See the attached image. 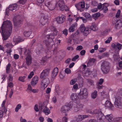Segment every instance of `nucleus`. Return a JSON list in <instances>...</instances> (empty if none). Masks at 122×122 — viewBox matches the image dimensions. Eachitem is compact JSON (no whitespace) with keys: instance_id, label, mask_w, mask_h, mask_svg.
I'll list each match as a JSON object with an SVG mask.
<instances>
[{"instance_id":"obj_34","label":"nucleus","mask_w":122,"mask_h":122,"mask_svg":"<svg viewBox=\"0 0 122 122\" xmlns=\"http://www.w3.org/2000/svg\"><path fill=\"white\" fill-rule=\"evenodd\" d=\"M97 91L96 90H95L91 94V96L92 98L93 99H95L97 97Z\"/></svg>"},{"instance_id":"obj_1","label":"nucleus","mask_w":122,"mask_h":122,"mask_svg":"<svg viewBox=\"0 0 122 122\" xmlns=\"http://www.w3.org/2000/svg\"><path fill=\"white\" fill-rule=\"evenodd\" d=\"M3 39L5 40L9 37L12 30V25L10 21H4L1 26Z\"/></svg>"},{"instance_id":"obj_55","label":"nucleus","mask_w":122,"mask_h":122,"mask_svg":"<svg viewBox=\"0 0 122 122\" xmlns=\"http://www.w3.org/2000/svg\"><path fill=\"white\" fill-rule=\"evenodd\" d=\"M83 49L82 46L81 45L78 46H77L76 49V50L77 51H80Z\"/></svg>"},{"instance_id":"obj_44","label":"nucleus","mask_w":122,"mask_h":122,"mask_svg":"<svg viewBox=\"0 0 122 122\" xmlns=\"http://www.w3.org/2000/svg\"><path fill=\"white\" fill-rule=\"evenodd\" d=\"M122 118H114L112 122H120L121 121Z\"/></svg>"},{"instance_id":"obj_39","label":"nucleus","mask_w":122,"mask_h":122,"mask_svg":"<svg viewBox=\"0 0 122 122\" xmlns=\"http://www.w3.org/2000/svg\"><path fill=\"white\" fill-rule=\"evenodd\" d=\"M84 16L86 18H88L89 20H92L91 17L89 14L87 13H86L84 14Z\"/></svg>"},{"instance_id":"obj_27","label":"nucleus","mask_w":122,"mask_h":122,"mask_svg":"<svg viewBox=\"0 0 122 122\" xmlns=\"http://www.w3.org/2000/svg\"><path fill=\"white\" fill-rule=\"evenodd\" d=\"M64 5V1L63 0H60L57 2L56 5L60 7Z\"/></svg>"},{"instance_id":"obj_45","label":"nucleus","mask_w":122,"mask_h":122,"mask_svg":"<svg viewBox=\"0 0 122 122\" xmlns=\"http://www.w3.org/2000/svg\"><path fill=\"white\" fill-rule=\"evenodd\" d=\"M39 80L37 76H36L34 77L32 79V80L33 81H34V82H36V84L38 82V80Z\"/></svg>"},{"instance_id":"obj_9","label":"nucleus","mask_w":122,"mask_h":122,"mask_svg":"<svg viewBox=\"0 0 122 122\" xmlns=\"http://www.w3.org/2000/svg\"><path fill=\"white\" fill-rule=\"evenodd\" d=\"M50 83V80L48 78H46L43 79L41 82V85L43 86L44 89L46 88Z\"/></svg>"},{"instance_id":"obj_38","label":"nucleus","mask_w":122,"mask_h":122,"mask_svg":"<svg viewBox=\"0 0 122 122\" xmlns=\"http://www.w3.org/2000/svg\"><path fill=\"white\" fill-rule=\"evenodd\" d=\"M79 28L81 31L82 32L86 28V27L84 24H82L80 26Z\"/></svg>"},{"instance_id":"obj_50","label":"nucleus","mask_w":122,"mask_h":122,"mask_svg":"<svg viewBox=\"0 0 122 122\" xmlns=\"http://www.w3.org/2000/svg\"><path fill=\"white\" fill-rule=\"evenodd\" d=\"M47 57H46L44 58H43L41 61V64H43L44 63L47 61Z\"/></svg>"},{"instance_id":"obj_30","label":"nucleus","mask_w":122,"mask_h":122,"mask_svg":"<svg viewBox=\"0 0 122 122\" xmlns=\"http://www.w3.org/2000/svg\"><path fill=\"white\" fill-rule=\"evenodd\" d=\"M105 116H104L101 112L99 113V114L98 115L97 118L98 120H101L103 119V118H105Z\"/></svg>"},{"instance_id":"obj_46","label":"nucleus","mask_w":122,"mask_h":122,"mask_svg":"<svg viewBox=\"0 0 122 122\" xmlns=\"http://www.w3.org/2000/svg\"><path fill=\"white\" fill-rule=\"evenodd\" d=\"M21 106L20 104H18L15 109V111L16 112H17L19 109L21 108Z\"/></svg>"},{"instance_id":"obj_26","label":"nucleus","mask_w":122,"mask_h":122,"mask_svg":"<svg viewBox=\"0 0 122 122\" xmlns=\"http://www.w3.org/2000/svg\"><path fill=\"white\" fill-rule=\"evenodd\" d=\"M107 4V3H104L103 4V7L102 9L103 10V11L105 13H106L108 10L107 6H108Z\"/></svg>"},{"instance_id":"obj_17","label":"nucleus","mask_w":122,"mask_h":122,"mask_svg":"<svg viewBox=\"0 0 122 122\" xmlns=\"http://www.w3.org/2000/svg\"><path fill=\"white\" fill-rule=\"evenodd\" d=\"M104 105L106 107H108L111 110H113L114 109V107L112 104L108 100L106 101Z\"/></svg>"},{"instance_id":"obj_54","label":"nucleus","mask_w":122,"mask_h":122,"mask_svg":"<svg viewBox=\"0 0 122 122\" xmlns=\"http://www.w3.org/2000/svg\"><path fill=\"white\" fill-rule=\"evenodd\" d=\"M101 85L99 84H97V88L98 89H102L104 86L102 85Z\"/></svg>"},{"instance_id":"obj_16","label":"nucleus","mask_w":122,"mask_h":122,"mask_svg":"<svg viewBox=\"0 0 122 122\" xmlns=\"http://www.w3.org/2000/svg\"><path fill=\"white\" fill-rule=\"evenodd\" d=\"M88 117V115H78L77 117H76L75 118L78 121H81Z\"/></svg>"},{"instance_id":"obj_35","label":"nucleus","mask_w":122,"mask_h":122,"mask_svg":"<svg viewBox=\"0 0 122 122\" xmlns=\"http://www.w3.org/2000/svg\"><path fill=\"white\" fill-rule=\"evenodd\" d=\"M31 34V31H25L24 33V35L26 37H28L30 36Z\"/></svg>"},{"instance_id":"obj_31","label":"nucleus","mask_w":122,"mask_h":122,"mask_svg":"<svg viewBox=\"0 0 122 122\" xmlns=\"http://www.w3.org/2000/svg\"><path fill=\"white\" fill-rule=\"evenodd\" d=\"M46 107H47L43 103L42 104L39 105V109L41 111H43Z\"/></svg>"},{"instance_id":"obj_10","label":"nucleus","mask_w":122,"mask_h":122,"mask_svg":"<svg viewBox=\"0 0 122 122\" xmlns=\"http://www.w3.org/2000/svg\"><path fill=\"white\" fill-rule=\"evenodd\" d=\"M50 69L49 68L43 70L41 74L40 77L43 79L48 76L49 73Z\"/></svg>"},{"instance_id":"obj_28","label":"nucleus","mask_w":122,"mask_h":122,"mask_svg":"<svg viewBox=\"0 0 122 122\" xmlns=\"http://www.w3.org/2000/svg\"><path fill=\"white\" fill-rule=\"evenodd\" d=\"M60 7V10L61 11L65 10L66 11H69V9L67 6L65 5H63Z\"/></svg>"},{"instance_id":"obj_37","label":"nucleus","mask_w":122,"mask_h":122,"mask_svg":"<svg viewBox=\"0 0 122 122\" xmlns=\"http://www.w3.org/2000/svg\"><path fill=\"white\" fill-rule=\"evenodd\" d=\"M101 111L100 110L95 109L94 111H93L92 114H95L98 115L99 114V113L100 112H101Z\"/></svg>"},{"instance_id":"obj_6","label":"nucleus","mask_w":122,"mask_h":122,"mask_svg":"<svg viewBox=\"0 0 122 122\" xmlns=\"http://www.w3.org/2000/svg\"><path fill=\"white\" fill-rule=\"evenodd\" d=\"M115 106L117 108H121L122 107V101L120 97H117L115 98L114 103Z\"/></svg>"},{"instance_id":"obj_40","label":"nucleus","mask_w":122,"mask_h":122,"mask_svg":"<svg viewBox=\"0 0 122 122\" xmlns=\"http://www.w3.org/2000/svg\"><path fill=\"white\" fill-rule=\"evenodd\" d=\"M77 107V106H76L75 104H74L73 106L72 109L74 112H76L80 110Z\"/></svg>"},{"instance_id":"obj_53","label":"nucleus","mask_w":122,"mask_h":122,"mask_svg":"<svg viewBox=\"0 0 122 122\" xmlns=\"http://www.w3.org/2000/svg\"><path fill=\"white\" fill-rule=\"evenodd\" d=\"M87 81L89 84L91 85H94V82L93 80L88 79L87 80Z\"/></svg>"},{"instance_id":"obj_7","label":"nucleus","mask_w":122,"mask_h":122,"mask_svg":"<svg viewBox=\"0 0 122 122\" xmlns=\"http://www.w3.org/2000/svg\"><path fill=\"white\" fill-rule=\"evenodd\" d=\"M17 5L15 4L10 5L8 8H7L6 9L5 14V15H8V14L9 13V10L14 12L16 10Z\"/></svg>"},{"instance_id":"obj_59","label":"nucleus","mask_w":122,"mask_h":122,"mask_svg":"<svg viewBox=\"0 0 122 122\" xmlns=\"http://www.w3.org/2000/svg\"><path fill=\"white\" fill-rule=\"evenodd\" d=\"M65 72L67 74H70L71 73V70L69 68H66L65 70Z\"/></svg>"},{"instance_id":"obj_25","label":"nucleus","mask_w":122,"mask_h":122,"mask_svg":"<svg viewBox=\"0 0 122 122\" xmlns=\"http://www.w3.org/2000/svg\"><path fill=\"white\" fill-rule=\"evenodd\" d=\"M14 25L15 26L18 27L19 25L22 24V21L20 19H17L14 21Z\"/></svg>"},{"instance_id":"obj_13","label":"nucleus","mask_w":122,"mask_h":122,"mask_svg":"<svg viewBox=\"0 0 122 122\" xmlns=\"http://www.w3.org/2000/svg\"><path fill=\"white\" fill-rule=\"evenodd\" d=\"M66 17L64 15H62L61 16L58 17L56 19V21L59 23H61L65 20Z\"/></svg>"},{"instance_id":"obj_36","label":"nucleus","mask_w":122,"mask_h":122,"mask_svg":"<svg viewBox=\"0 0 122 122\" xmlns=\"http://www.w3.org/2000/svg\"><path fill=\"white\" fill-rule=\"evenodd\" d=\"M46 115L49 114L50 112L49 109L47 107L43 111Z\"/></svg>"},{"instance_id":"obj_62","label":"nucleus","mask_w":122,"mask_h":122,"mask_svg":"<svg viewBox=\"0 0 122 122\" xmlns=\"http://www.w3.org/2000/svg\"><path fill=\"white\" fill-rule=\"evenodd\" d=\"M104 81V80L103 79H100L99 81L97 83V84H99L100 85H102Z\"/></svg>"},{"instance_id":"obj_2","label":"nucleus","mask_w":122,"mask_h":122,"mask_svg":"<svg viewBox=\"0 0 122 122\" xmlns=\"http://www.w3.org/2000/svg\"><path fill=\"white\" fill-rule=\"evenodd\" d=\"M45 31L47 32H51V33L50 34L47 35L46 37L49 40H44L43 41V42L45 43L47 47H51L53 43L49 42L48 41H50V40L51 42V40L52 41H53L54 36L57 35V31L55 27L51 26L50 28L47 29L46 30H45Z\"/></svg>"},{"instance_id":"obj_61","label":"nucleus","mask_w":122,"mask_h":122,"mask_svg":"<svg viewBox=\"0 0 122 122\" xmlns=\"http://www.w3.org/2000/svg\"><path fill=\"white\" fill-rule=\"evenodd\" d=\"M76 81V79H72L71 81L70 84L71 85H73L75 83Z\"/></svg>"},{"instance_id":"obj_21","label":"nucleus","mask_w":122,"mask_h":122,"mask_svg":"<svg viewBox=\"0 0 122 122\" xmlns=\"http://www.w3.org/2000/svg\"><path fill=\"white\" fill-rule=\"evenodd\" d=\"M96 59L94 58H90L87 63V66L89 67L93 65Z\"/></svg>"},{"instance_id":"obj_8","label":"nucleus","mask_w":122,"mask_h":122,"mask_svg":"<svg viewBox=\"0 0 122 122\" xmlns=\"http://www.w3.org/2000/svg\"><path fill=\"white\" fill-rule=\"evenodd\" d=\"M45 5L48 7L49 10L51 11L54 10L55 8V5L51 2H46L45 3Z\"/></svg>"},{"instance_id":"obj_32","label":"nucleus","mask_w":122,"mask_h":122,"mask_svg":"<svg viewBox=\"0 0 122 122\" xmlns=\"http://www.w3.org/2000/svg\"><path fill=\"white\" fill-rule=\"evenodd\" d=\"M75 104L77 106V107L78 108L79 110L82 109L84 106L80 102H76Z\"/></svg>"},{"instance_id":"obj_3","label":"nucleus","mask_w":122,"mask_h":122,"mask_svg":"<svg viewBox=\"0 0 122 122\" xmlns=\"http://www.w3.org/2000/svg\"><path fill=\"white\" fill-rule=\"evenodd\" d=\"M24 54L26 56L25 58L26 64L28 66L30 65L32 62V58L30 52L28 49L25 48L24 49Z\"/></svg>"},{"instance_id":"obj_48","label":"nucleus","mask_w":122,"mask_h":122,"mask_svg":"<svg viewBox=\"0 0 122 122\" xmlns=\"http://www.w3.org/2000/svg\"><path fill=\"white\" fill-rule=\"evenodd\" d=\"M33 65L35 66L36 67H38L40 65L39 62L38 61H35Z\"/></svg>"},{"instance_id":"obj_24","label":"nucleus","mask_w":122,"mask_h":122,"mask_svg":"<svg viewBox=\"0 0 122 122\" xmlns=\"http://www.w3.org/2000/svg\"><path fill=\"white\" fill-rule=\"evenodd\" d=\"M91 32V29L90 28L88 27H86L84 31L82 32L84 36H86L88 34Z\"/></svg>"},{"instance_id":"obj_4","label":"nucleus","mask_w":122,"mask_h":122,"mask_svg":"<svg viewBox=\"0 0 122 122\" xmlns=\"http://www.w3.org/2000/svg\"><path fill=\"white\" fill-rule=\"evenodd\" d=\"M110 63L107 61H103L101 65V69L104 74L108 73L109 71Z\"/></svg>"},{"instance_id":"obj_49","label":"nucleus","mask_w":122,"mask_h":122,"mask_svg":"<svg viewBox=\"0 0 122 122\" xmlns=\"http://www.w3.org/2000/svg\"><path fill=\"white\" fill-rule=\"evenodd\" d=\"M11 64L10 63H9L7 65L6 68V72L7 73L9 71L10 68V66Z\"/></svg>"},{"instance_id":"obj_22","label":"nucleus","mask_w":122,"mask_h":122,"mask_svg":"<svg viewBox=\"0 0 122 122\" xmlns=\"http://www.w3.org/2000/svg\"><path fill=\"white\" fill-rule=\"evenodd\" d=\"M105 118L110 122H112L114 119L113 117L111 114L107 115L105 116Z\"/></svg>"},{"instance_id":"obj_63","label":"nucleus","mask_w":122,"mask_h":122,"mask_svg":"<svg viewBox=\"0 0 122 122\" xmlns=\"http://www.w3.org/2000/svg\"><path fill=\"white\" fill-rule=\"evenodd\" d=\"M103 4H102L101 3H100L98 4L97 6V8L99 10L101 9V8H102L103 7Z\"/></svg>"},{"instance_id":"obj_20","label":"nucleus","mask_w":122,"mask_h":122,"mask_svg":"<svg viewBox=\"0 0 122 122\" xmlns=\"http://www.w3.org/2000/svg\"><path fill=\"white\" fill-rule=\"evenodd\" d=\"M77 26V24L76 23H75L73 24L72 25L70 26L68 30L70 32H73L76 28Z\"/></svg>"},{"instance_id":"obj_5","label":"nucleus","mask_w":122,"mask_h":122,"mask_svg":"<svg viewBox=\"0 0 122 122\" xmlns=\"http://www.w3.org/2000/svg\"><path fill=\"white\" fill-rule=\"evenodd\" d=\"M88 94V92L87 89L84 88L81 89L79 93L80 99H85L86 98Z\"/></svg>"},{"instance_id":"obj_43","label":"nucleus","mask_w":122,"mask_h":122,"mask_svg":"<svg viewBox=\"0 0 122 122\" xmlns=\"http://www.w3.org/2000/svg\"><path fill=\"white\" fill-rule=\"evenodd\" d=\"M79 19H81L82 20L83 22L84 23H86V20L84 17H78L76 19V21H77Z\"/></svg>"},{"instance_id":"obj_12","label":"nucleus","mask_w":122,"mask_h":122,"mask_svg":"<svg viewBox=\"0 0 122 122\" xmlns=\"http://www.w3.org/2000/svg\"><path fill=\"white\" fill-rule=\"evenodd\" d=\"M112 47L115 49H117L119 51L122 48V44L118 42L113 43L112 44Z\"/></svg>"},{"instance_id":"obj_23","label":"nucleus","mask_w":122,"mask_h":122,"mask_svg":"<svg viewBox=\"0 0 122 122\" xmlns=\"http://www.w3.org/2000/svg\"><path fill=\"white\" fill-rule=\"evenodd\" d=\"M90 28L91 29V30H92L95 31H97L98 29L96 24L94 22L92 23V25Z\"/></svg>"},{"instance_id":"obj_29","label":"nucleus","mask_w":122,"mask_h":122,"mask_svg":"<svg viewBox=\"0 0 122 122\" xmlns=\"http://www.w3.org/2000/svg\"><path fill=\"white\" fill-rule=\"evenodd\" d=\"M122 26V24L120 22L117 21L116 23L115 28L117 29H120Z\"/></svg>"},{"instance_id":"obj_41","label":"nucleus","mask_w":122,"mask_h":122,"mask_svg":"<svg viewBox=\"0 0 122 122\" xmlns=\"http://www.w3.org/2000/svg\"><path fill=\"white\" fill-rule=\"evenodd\" d=\"M75 35L74 34L72 35L71 36V38L68 40V42L70 44H71V43L72 39H73V38L75 37Z\"/></svg>"},{"instance_id":"obj_14","label":"nucleus","mask_w":122,"mask_h":122,"mask_svg":"<svg viewBox=\"0 0 122 122\" xmlns=\"http://www.w3.org/2000/svg\"><path fill=\"white\" fill-rule=\"evenodd\" d=\"M84 3V1H83L82 3H79L75 5L76 7L78 10H79L81 11H82V10H81V8H83L85 7Z\"/></svg>"},{"instance_id":"obj_42","label":"nucleus","mask_w":122,"mask_h":122,"mask_svg":"<svg viewBox=\"0 0 122 122\" xmlns=\"http://www.w3.org/2000/svg\"><path fill=\"white\" fill-rule=\"evenodd\" d=\"M55 88L56 92L58 95H59L60 93V90L58 85H56Z\"/></svg>"},{"instance_id":"obj_51","label":"nucleus","mask_w":122,"mask_h":122,"mask_svg":"<svg viewBox=\"0 0 122 122\" xmlns=\"http://www.w3.org/2000/svg\"><path fill=\"white\" fill-rule=\"evenodd\" d=\"M26 1V0H20L17 3V4L20 3V4L24 5L25 4Z\"/></svg>"},{"instance_id":"obj_33","label":"nucleus","mask_w":122,"mask_h":122,"mask_svg":"<svg viewBox=\"0 0 122 122\" xmlns=\"http://www.w3.org/2000/svg\"><path fill=\"white\" fill-rule=\"evenodd\" d=\"M47 20H45L44 18H41V19L40 21V23L41 25H45L47 22Z\"/></svg>"},{"instance_id":"obj_57","label":"nucleus","mask_w":122,"mask_h":122,"mask_svg":"<svg viewBox=\"0 0 122 122\" xmlns=\"http://www.w3.org/2000/svg\"><path fill=\"white\" fill-rule=\"evenodd\" d=\"M25 78V76L23 77H20L19 78V80L22 82H24L25 81L24 79Z\"/></svg>"},{"instance_id":"obj_52","label":"nucleus","mask_w":122,"mask_h":122,"mask_svg":"<svg viewBox=\"0 0 122 122\" xmlns=\"http://www.w3.org/2000/svg\"><path fill=\"white\" fill-rule=\"evenodd\" d=\"M110 31V30L109 29H106L103 32H102V35H104L107 33L109 32Z\"/></svg>"},{"instance_id":"obj_19","label":"nucleus","mask_w":122,"mask_h":122,"mask_svg":"<svg viewBox=\"0 0 122 122\" xmlns=\"http://www.w3.org/2000/svg\"><path fill=\"white\" fill-rule=\"evenodd\" d=\"M24 39L20 37H14L13 39L15 43L18 44V43L23 41Z\"/></svg>"},{"instance_id":"obj_11","label":"nucleus","mask_w":122,"mask_h":122,"mask_svg":"<svg viewBox=\"0 0 122 122\" xmlns=\"http://www.w3.org/2000/svg\"><path fill=\"white\" fill-rule=\"evenodd\" d=\"M70 103L68 104V106H64L62 107L61 109V111L63 113H65L69 111L70 109L72 106L71 105Z\"/></svg>"},{"instance_id":"obj_64","label":"nucleus","mask_w":122,"mask_h":122,"mask_svg":"<svg viewBox=\"0 0 122 122\" xmlns=\"http://www.w3.org/2000/svg\"><path fill=\"white\" fill-rule=\"evenodd\" d=\"M68 118L65 117H63L62 118V122H67Z\"/></svg>"},{"instance_id":"obj_60","label":"nucleus","mask_w":122,"mask_h":122,"mask_svg":"<svg viewBox=\"0 0 122 122\" xmlns=\"http://www.w3.org/2000/svg\"><path fill=\"white\" fill-rule=\"evenodd\" d=\"M34 75V73L33 71L31 72L30 73L28 77V78L29 79L31 78Z\"/></svg>"},{"instance_id":"obj_56","label":"nucleus","mask_w":122,"mask_h":122,"mask_svg":"<svg viewBox=\"0 0 122 122\" xmlns=\"http://www.w3.org/2000/svg\"><path fill=\"white\" fill-rule=\"evenodd\" d=\"M100 13H97L94 14L93 15V16L94 17H97L100 16Z\"/></svg>"},{"instance_id":"obj_15","label":"nucleus","mask_w":122,"mask_h":122,"mask_svg":"<svg viewBox=\"0 0 122 122\" xmlns=\"http://www.w3.org/2000/svg\"><path fill=\"white\" fill-rule=\"evenodd\" d=\"M58 72V69L56 67L54 68L51 74V77L54 78L57 76Z\"/></svg>"},{"instance_id":"obj_47","label":"nucleus","mask_w":122,"mask_h":122,"mask_svg":"<svg viewBox=\"0 0 122 122\" xmlns=\"http://www.w3.org/2000/svg\"><path fill=\"white\" fill-rule=\"evenodd\" d=\"M117 94L119 96L122 97V88L119 89L117 92Z\"/></svg>"},{"instance_id":"obj_58","label":"nucleus","mask_w":122,"mask_h":122,"mask_svg":"<svg viewBox=\"0 0 122 122\" xmlns=\"http://www.w3.org/2000/svg\"><path fill=\"white\" fill-rule=\"evenodd\" d=\"M120 10H118L116 15V17L118 18L119 17L120 15Z\"/></svg>"},{"instance_id":"obj_18","label":"nucleus","mask_w":122,"mask_h":122,"mask_svg":"<svg viewBox=\"0 0 122 122\" xmlns=\"http://www.w3.org/2000/svg\"><path fill=\"white\" fill-rule=\"evenodd\" d=\"M79 95L78 96L76 93H72L70 96V98L71 100L73 101H76L78 100L79 98L80 99Z\"/></svg>"}]
</instances>
